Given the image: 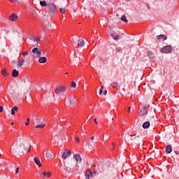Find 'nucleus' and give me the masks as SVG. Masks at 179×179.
<instances>
[{
	"label": "nucleus",
	"instance_id": "nucleus-50",
	"mask_svg": "<svg viewBox=\"0 0 179 179\" xmlns=\"http://www.w3.org/2000/svg\"><path fill=\"white\" fill-rule=\"evenodd\" d=\"M176 155H178V151H175Z\"/></svg>",
	"mask_w": 179,
	"mask_h": 179
},
{
	"label": "nucleus",
	"instance_id": "nucleus-21",
	"mask_svg": "<svg viewBox=\"0 0 179 179\" xmlns=\"http://www.w3.org/2000/svg\"><path fill=\"white\" fill-rule=\"evenodd\" d=\"M1 75H3V76H9V73H8V71H6V69H3L1 72Z\"/></svg>",
	"mask_w": 179,
	"mask_h": 179
},
{
	"label": "nucleus",
	"instance_id": "nucleus-17",
	"mask_svg": "<svg viewBox=\"0 0 179 179\" xmlns=\"http://www.w3.org/2000/svg\"><path fill=\"white\" fill-rule=\"evenodd\" d=\"M68 100L69 106H73V104H75V99H73V97H70Z\"/></svg>",
	"mask_w": 179,
	"mask_h": 179
},
{
	"label": "nucleus",
	"instance_id": "nucleus-42",
	"mask_svg": "<svg viewBox=\"0 0 179 179\" xmlns=\"http://www.w3.org/2000/svg\"><path fill=\"white\" fill-rule=\"evenodd\" d=\"M131 111V106L128 107L127 113H129Z\"/></svg>",
	"mask_w": 179,
	"mask_h": 179
},
{
	"label": "nucleus",
	"instance_id": "nucleus-14",
	"mask_svg": "<svg viewBox=\"0 0 179 179\" xmlns=\"http://www.w3.org/2000/svg\"><path fill=\"white\" fill-rule=\"evenodd\" d=\"M162 38L163 40H167V36L163 34L157 36V40H162Z\"/></svg>",
	"mask_w": 179,
	"mask_h": 179
},
{
	"label": "nucleus",
	"instance_id": "nucleus-3",
	"mask_svg": "<svg viewBox=\"0 0 179 179\" xmlns=\"http://www.w3.org/2000/svg\"><path fill=\"white\" fill-rule=\"evenodd\" d=\"M66 89L65 88V87L62 85H59L55 90V93L56 94H61V93H64V92H66Z\"/></svg>",
	"mask_w": 179,
	"mask_h": 179
},
{
	"label": "nucleus",
	"instance_id": "nucleus-19",
	"mask_svg": "<svg viewBox=\"0 0 179 179\" xmlns=\"http://www.w3.org/2000/svg\"><path fill=\"white\" fill-rule=\"evenodd\" d=\"M149 127H150V122H145L143 124V128L144 129H148V128H149Z\"/></svg>",
	"mask_w": 179,
	"mask_h": 179
},
{
	"label": "nucleus",
	"instance_id": "nucleus-37",
	"mask_svg": "<svg viewBox=\"0 0 179 179\" xmlns=\"http://www.w3.org/2000/svg\"><path fill=\"white\" fill-rule=\"evenodd\" d=\"M120 38V35H115V37H113L114 40H118Z\"/></svg>",
	"mask_w": 179,
	"mask_h": 179
},
{
	"label": "nucleus",
	"instance_id": "nucleus-39",
	"mask_svg": "<svg viewBox=\"0 0 179 179\" xmlns=\"http://www.w3.org/2000/svg\"><path fill=\"white\" fill-rule=\"evenodd\" d=\"M112 146H113V150L115 149V147H114V146H115V143H113Z\"/></svg>",
	"mask_w": 179,
	"mask_h": 179
},
{
	"label": "nucleus",
	"instance_id": "nucleus-12",
	"mask_svg": "<svg viewBox=\"0 0 179 179\" xmlns=\"http://www.w3.org/2000/svg\"><path fill=\"white\" fill-rule=\"evenodd\" d=\"M166 155H170V153L171 152H173V148H171V145H167L166 147Z\"/></svg>",
	"mask_w": 179,
	"mask_h": 179
},
{
	"label": "nucleus",
	"instance_id": "nucleus-5",
	"mask_svg": "<svg viewBox=\"0 0 179 179\" xmlns=\"http://www.w3.org/2000/svg\"><path fill=\"white\" fill-rule=\"evenodd\" d=\"M57 12V6L55 4H49V13H52V15H54Z\"/></svg>",
	"mask_w": 179,
	"mask_h": 179
},
{
	"label": "nucleus",
	"instance_id": "nucleus-48",
	"mask_svg": "<svg viewBox=\"0 0 179 179\" xmlns=\"http://www.w3.org/2000/svg\"><path fill=\"white\" fill-rule=\"evenodd\" d=\"M103 89H104V87L101 86L100 90H103Z\"/></svg>",
	"mask_w": 179,
	"mask_h": 179
},
{
	"label": "nucleus",
	"instance_id": "nucleus-58",
	"mask_svg": "<svg viewBox=\"0 0 179 179\" xmlns=\"http://www.w3.org/2000/svg\"><path fill=\"white\" fill-rule=\"evenodd\" d=\"M1 156H2V155H1V152H0V157H1Z\"/></svg>",
	"mask_w": 179,
	"mask_h": 179
},
{
	"label": "nucleus",
	"instance_id": "nucleus-1",
	"mask_svg": "<svg viewBox=\"0 0 179 179\" xmlns=\"http://www.w3.org/2000/svg\"><path fill=\"white\" fill-rule=\"evenodd\" d=\"M171 51H173V47L170 45L164 46L161 48V52H162V54H170Z\"/></svg>",
	"mask_w": 179,
	"mask_h": 179
},
{
	"label": "nucleus",
	"instance_id": "nucleus-25",
	"mask_svg": "<svg viewBox=\"0 0 179 179\" xmlns=\"http://www.w3.org/2000/svg\"><path fill=\"white\" fill-rule=\"evenodd\" d=\"M147 55H148V58H150V59H153V53H152V52L148 51Z\"/></svg>",
	"mask_w": 179,
	"mask_h": 179
},
{
	"label": "nucleus",
	"instance_id": "nucleus-38",
	"mask_svg": "<svg viewBox=\"0 0 179 179\" xmlns=\"http://www.w3.org/2000/svg\"><path fill=\"white\" fill-rule=\"evenodd\" d=\"M3 111V107L0 106V113H2Z\"/></svg>",
	"mask_w": 179,
	"mask_h": 179
},
{
	"label": "nucleus",
	"instance_id": "nucleus-53",
	"mask_svg": "<svg viewBox=\"0 0 179 179\" xmlns=\"http://www.w3.org/2000/svg\"><path fill=\"white\" fill-rule=\"evenodd\" d=\"M15 122H12L11 125H14Z\"/></svg>",
	"mask_w": 179,
	"mask_h": 179
},
{
	"label": "nucleus",
	"instance_id": "nucleus-47",
	"mask_svg": "<svg viewBox=\"0 0 179 179\" xmlns=\"http://www.w3.org/2000/svg\"><path fill=\"white\" fill-rule=\"evenodd\" d=\"M94 121L95 124H98V123H97V120H96V119H94Z\"/></svg>",
	"mask_w": 179,
	"mask_h": 179
},
{
	"label": "nucleus",
	"instance_id": "nucleus-57",
	"mask_svg": "<svg viewBox=\"0 0 179 179\" xmlns=\"http://www.w3.org/2000/svg\"><path fill=\"white\" fill-rule=\"evenodd\" d=\"M130 140H131V141H132V138H130Z\"/></svg>",
	"mask_w": 179,
	"mask_h": 179
},
{
	"label": "nucleus",
	"instance_id": "nucleus-27",
	"mask_svg": "<svg viewBox=\"0 0 179 179\" xmlns=\"http://www.w3.org/2000/svg\"><path fill=\"white\" fill-rule=\"evenodd\" d=\"M40 5H41V6H48V3H47V1H40Z\"/></svg>",
	"mask_w": 179,
	"mask_h": 179
},
{
	"label": "nucleus",
	"instance_id": "nucleus-56",
	"mask_svg": "<svg viewBox=\"0 0 179 179\" xmlns=\"http://www.w3.org/2000/svg\"><path fill=\"white\" fill-rule=\"evenodd\" d=\"M137 137L139 138V135H138Z\"/></svg>",
	"mask_w": 179,
	"mask_h": 179
},
{
	"label": "nucleus",
	"instance_id": "nucleus-26",
	"mask_svg": "<svg viewBox=\"0 0 179 179\" xmlns=\"http://www.w3.org/2000/svg\"><path fill=\"white\" fill-rule=\"evenodd\" d=\"M31 148V145H30V144H27L25 148L27 153H30Z\"/></svg>",
	"mask_w": 179,
	"mask_h": 179
},
{
	"label": "nucleus",
	"instance_id": "nucleus-24",
	"mask_svg": "<svg viewBox=\"0 0 179 179\" xmlns=\"http://www.w3.org/2000/svg\"><path fill=\"white\" fill-rule=\"evenodd\" d=\"M121 20L124 22V23H128V20H127V16L125 15H123L121 17Z\"/></svg>",
	"mask_w": 179,
	"mask_h": 179
},
{
	"label": "nucleus",
	"instance_id": "nucleus-40",
	"mask_svg": "<svg viewBox=\"0 0 179 179\" xmlns=\"http://www.w3.org/2000/svg\"><path fill=\"white\" fill-rule=\"evenodd\" d=\"M19 173V168H17L15 170V174H17Z\"/></svg>",
	"mask_w": 179,
	"mask_h": 179
},
{
	"label": "nucleus",
	"instance_id": "nucleus-8",
	"mask_svg": "<svg viewBox=\"0 0 179 179\" xmlns=\"http://www.w3.org/2000/svg\"><path fill=\"white\" fill-rule=\"evenodd\" d=\"M40 176H41V178H44V177H48V178H50V177H51V172L45 171Z\"/></svg>",
	"mask_w": 179,
	"mask_h": 179
},
{
	"label": "nucleus",
	"instance_id": "nucleus-35",
	"mask_svg": "<svg viewBox=\"0 0 179 179\" xmlns=\"http://www.w3.org/2000/svg\"><path fill=\"white\" fill-rule=\"evenodd\" d=\"M60 12H61V13H62V14L65 13V8H60Z\"/></svg>",
	"mask_w": 179,
	"mask_h": 179
},
{
	"label": "nucleus",
	"instance_id": "nucleus-52",
	"mask_svg": "<svg viewBox=\"0 0 179 179\" xmlns=\"http://www.w3.org/2000/svg\"><path fill=\"white\" fill-rule=\"evenodd\" d=\"M134 136H135V134L131 135V138H134Z\"/></svg>",
	"mask_w": 179,
	"mask_h": 179
},
{
	"label": "nucleus",
	"instance_id": "nucleus-6",
	"mask_svg": "<svg viewBox=\"0 0 179 179\" xmlns=\"http://www.w3.org/2000/svg\"><path fill=\"white\" fill-rule=\"evenodd\" d=\"M71 155H72V153L71 152V150L66 149L65 152L62 154V159H65L68 157L71 156Z\"/></svg>",
	"mask_w": 179,
	"mask_h": 179
},
{
	"label": "nucleus",
	"instance_id": "nucleus-22",
	"mask_svg": "<svg viewBox=\"0 0 179 179\" xmlns=\"http://www.w3.org/2000/svg\"><path fill=\"white\" fill-rule=\"evenodd\" d=\"M44 127H45V124L43 123V122H40L39 124H37L35 128H40L41 129H43V128H44Z\"/></svg>",
	"mask_w": 179,
	"mask_h": 179
},
{
	"label": "nucleus",
	"instance_id": "nucleus-29",
	"mask_svg": "<svg viewBox=\"0 0 179 179\" xmlns=\"http://www.w3.org/2000/svg\"><path fill=\"white\" fill-rule=\"evenodd\" d=\"M40 40H41V38H34V41L35 43H37V44L38 43V41H40Z\"/></svg>",
	"mask_w": 179,
	"mask_h": 179
},
{
	"label": "nucleus",
	"instance_id": "nucleus-16",
	"mask_svg": "<svg viewBox=\"0 0 179 179\" xmlns=\"http://www.w3.org/2000/svg\"><path fill=\"white\" fill-rule=\"evenodd\" d=\"M17 63H18V66L20 68H22V66H23V64H24V59L22 58L20 60H17Z\"/></svg>",
	"mask_w": 179,
	"mask_h": 179
},
{
	"label": "nucleus",
	"instance_id": "nucleus-20",
	"mask_svg": "<svg viewBox=\"0 0 179 179\" xmlns=\"http://www.w3.org/2000/svg\"><path fill=\"white\" fill-rule=\"evenodd\" d=\"M78 45V47H80V48L83 47V45H85V41H83V39H79Z\"/></svg>",
	"mask_w": 179,
	"mask_h": 179
},
{
	"label": "nucleus",
	"instance_id": "nucleus-7",
	"mask_svg": "<svg viewBox=\"0 0 179 179\" xmlns=\"http://www.w3.org/2000/svg\"><path fill=\"white\" fill-rule=\"evenodd\" d=\"M73 159H74V160H76L77 164H78V163H79V164L82 163V157L78 154L74 155Z\"/></svg>",
	"mask_w": 179,
	"mask_h": 179
},
{
	"label": "nucleus",
	"instance_id": "nucleus-2",
	"mask_svg": "<svg viewBox=\"0 0 179 179\" xmlns=\"http://www.w3.org/2000/svg\"><path fill=\"white\" fill-rule=\"evenodd\" d=\"M32 53L35 58H40L41 57V49L40 48H34L32 49Z\"/></svg>",
	"mask_w": 179,
	"mask_h": 179
},
{
	"label": "nucleus",
	"instance_id": "nucleus-9",
	"mask_svg": "<svg viewBox=\"0 0 179 179\" xmlns=\"http://www.w3.org/2000/svg\"><path fill=\"white\" fill-rule=\"evenodd\" d=\"M34 162L35 164H37L38 167H41V163L40 162V159H38L37 157H35L34 158Z\"/></svg>",
	"mask_w": 179,
	"mask_h": 179
},
{
	"label": "nucleus",
	"instance_id": "nucleus-33",
	"mask_svg": "<svg viewBox=\"0 0 179 179\" xmlns=\"http://www.w3.org/2000/svg\"><path fill=\"white\" fill-rule=\"evenodd\" d=\"M116 51H117V52H122V50L120 48H117Z\"/></svg>",
	"mask_w": 179,
	"mask_h": 179
},
{
	"label": "nucleus",
	"instance_id": "nucleus-32",
	"mask_svg": "<svg viewBox=\"0 0 179 179\" xmlns=\"http://www.w3.org/2000/svg\"><path fill=\"white\" fill-rule=\"evenodd\" d=\"M86 179H90V175L89 174V171H87Z\"/></svg>",
	"mask_w": 179,
	"mask_h": 179
},
{
	"label": "nucleus",
	"instance_id": "nucleus-41",
	"mask_svg": "<svg viewBox=\"0 0 179 179\" xmlns=\"http://www.w3.org/2000/svg\"><path fill=\"white\" fill-rule=\"evenodd\" d=\"M103 94V96H106V94H107V90H105Z\"/></svg>",
	"mask_w": 179,
	"mask_h": 179
},
{
	"label": "nucleus",
	"instance_id": "nucleus-15",
	"mask_svg": "<svg viewBox=\"0 0 179 179\" xmlns=\"http://www.w3.org/2000/svg\"><path fill=\"white\" fill-rule=\"evenodd\" d=\"M18 110H19V108H17V106H14L11 109V115H15V113H17Z\"/></svg>",
	"mask_w": 179,
	"mask_h": 179
},
{
	"label": "nucleus",
	"instance_id": "nucleus-45",
	"mask_svg": "<svg viewBox=\"0 0 179 179\" xmlns=\"http://www.w3.org/2000/svg\"><path fill=\"white\" fill-rule=\"evenodd\" d=\"M110 36L113 37V38L115 37V36L114 35V34H111Z\"/></svg>",
	"mask_w": 179,
	"mask_h": 179
},
{
	"label": "nucleus",
	"instance_id": "nucleus-44",
	"mask_svg": "<svg viewBox=\"0 0 179 179\" xmlns=\"http://www.w3.org/2000/svg\"><path fill=\"white\" fill-rule=\"evenodd\" d=\"M99 94H103V90H99Z\"/></svg>",
	"mask_w": 179,
	"mask_h": 179
},
{
	"label": "nucleus",
	"instance_id": "nucleus-55",
	"mask_svg": "<svg viewBox=\"0 0 179 179\" xmlns=\"http://www.w3.org/2000/svg\"><path fill=\"white\" fill-rule=\"evenodd\" d=\"M92 166H94V167H96V165H92Z\"/></svg>",
	"mask_w": 179,
	"mask_h": 179
},
{
	"label": "nucleus",
	"instance_id": "nucleus-46",
	"mask_svg": "<svg viewBox=\"0 0 179 179\" xmlns=\"http://www.w3.org/2000/svg\"><path fill=\"white\" fill-rule=\"evenodd\" d=\"M10 2H16V0H9Z\"/></svg>",
	"mask_w": 179,
	"mask_h": 179
},
{
	"label": "nucleus",
	"instance_id": "nucleus-28",
	"mask_svg": "<svg viewBox=\"0 0 179 179\" xmlns=\"http://www.w3.org/2000/svg\"><path fill=\"white\" fill-rule=\"evenodd\" d=\"M27 55H29V52L24 51L22 52L23 58H26V57H27Z\"/></svg>",
	"mask_w": 179,
	"mask_h": 179
},
{
	"label": "nucleus",
	"instance_id": "nucleus-4",
	"mask_svg": "<svg viewBox=\"0 0 179 179\" xmlns=\"http://www.w3.org/2000/svg\"><path fill=\"white\" fill-rule=\"evenodd\" d=\"M148 111H149V108H146V106H142L141 108V115L142 117H146L148 115Z\"/></svg>",
	"mask_w": 179,
	"mask_h": 179
},
{
	"label": "nucleus",
	"instance_id": "nucleus-31",
	"mask_svg": "<svg viewBox=\"0 0 179 179\" xmlns=\"http://www.w3.org/2000/svg\"><path fill=\"white\" fill-rule=\"evenodd\" d=\"M71 87H73V88L76 87V83L73 81L71 82Z\"/></svg>",
	"mask_w": 179,
	"mask_h": 179
},
{
	"label": "nucleus",
	"instance_id": "nucleus-51",
	"mask_svg": "<svg viewBox=\"0 0 179 179\" xmlns=\"http://www.w3.org/2000/svg\"><path fill=\"white\" fill-rule=\"evenodd\" d=\"M92 174H93V176L96 175V171H94V172L92 173Z\"/></svg>",
	"mask_w": 179,
	"mask_h": 179
},
{
	"label": "nucleus",
	"instance_id": "nucleus-11",
	"mask_svg": "<svg viewBox=\"0 0 179 179\" xmlns=\"http://www.w3.org/2000/svg\"><path fill=\"white\" fill-rule=\"evenodd\" d=\"M38 62L39 64H45L47 62V58L45 57H40Z\"/></svg>",
	"mask_w": 179,
	"mask_h": 179
},
{
	"label": "nucleus",
	"instance_id": "nucleus-59",
	"mask_svg": "<svg viewBox=\"0 0 179 179\" xmlns=\"http://www.w3.org/2000/svg\"><path fill=\"white\" fill-rule=\"evenodd\" d=\"M126 1H129V0H126Z\"/></svg>",
	"mask_w": 179,
	"mask_h": 179
},
{
	"label": "nucleus",
	"instance_id": "nucleus-49",
	"mask_svg": "<svg viewBox=\"0 0 179 179\" xmlns=\"http://www.w3.org/2000/svg\"><path fill=\"white\" fill-rule=\"evenodd\" d=\"M91 139H92V141H93V139H94V136H91Z\"/></svg>",
	"mask_w": 179,
	"mask_h": 179
},
{
	"label": "nucleus",
	"instance_id": "nucleus-43",
	"mask_svg": "<svg viewBox=\"0 0 179 179\" xmlns=\"http://www.w3.org/2000/svg\"><path fill=\"white\" fill-rule=\"evenodd\" d=\"M76 142L79 143V137H76Z\"/></svg>",
	"mask_w": 179,
	"mask_h": 179
},
{
	"label": "nucleus",
	"instance_id": "nucleus-54",
	"mask_svg": "<svg viewBox=\"0 0 179 179\" xmlns=\"http://www.w3.org/2000/svg\"><path fill=\"white\" fill-rule=\"evenodd\" d=\"M112 120H114V117H112Z\"/></svg>",
	"mask_w": 179,
	"mask_h": 179
},
{
	"label": "nucleus",
	"instance_id": "nucleus-23",
	"mask_svg": "<svg viewBox=\"0 0 179 179\" xmlns=\"http://www.w3.org/2000/svg\"><path fill=\"white\" fill-rule=\"evenodd\" d=\"M64 171H66L67 173H69L71 171V169L68 167V165L66 164H64Z\"/></svg>",
	"mask_w": 179,
	"mask_h": 179
},
{
	"label": "nucleus",
	"instance_id": "nucleus-18",
	"mask_svg": "<svg viewBox=\"0 0 179 179\" xmlns=\"http://www.w3.org/2000/svg\"><path fill=\"white\" fill-rule=\"evenodd\" d=\"M46 159H51L52 157V151H48L45 154Z\"/></svg>",
	"mask_w": 179,
	"mask_h": 179
},
{
	"label": "nucleus",
	"instance_id": "nucleus-10",
	"mask_svg": "<svg viewBox=\"0 0 179 179\" xmlns=\"http://www.w3.org/2000/svg\"><path fill=\"white\" fill-rule=\"evenodd\" d=\"M17 15H16V13H13L10 17V20H12V22H16V20H17Z\"/></svg>",
	"mask_w": 179,
	"mask_h": 179
},
{
	"label": "nucleus",
	"instance_id": "nucleus-13",
	"mask_svg": "<svg viewBox=\"0 0 179 179\" xmlns=\"http://www.w3.org/2000/svg\"><path fill=\"white\" fill-rule=\"evenodd\" d=\"M12 76L13 78H17L19 76V71L16 69H13L12 72Z\"/></svg>",
	"mask_w": 179,
	"mask_h": 179
},
{
	"label": "nucleus",
	"instance_id": "nucleus-34",
	"mask_svg": "<svg viewBox=\"0 0 179 179\" xmlns=\"http://www.w3.org/2000/svg\"><path fill=\"white\" fill-rule=\"evenodd\" d=\"M30 124V119L27 118V122H25V125H29Z\"/></svg>",
	"mask_w": 179,
	"mask_h": 179
},
{
	"label": "nucleus",
	"instance_id": "nucleus-36",
	"mask_svg": "<svg viewBox=\"0 0 179 179\" xmlns=\"http://www.w3.org/2000/svg\"><path fill=\"white\" fill-rule=\"evenodd\" d=\"M88 173L90 174V177H93V172L90 170L87 171Z\"/></svg>",
	"mask_w": 179,
	"mask_h": 179
},
{
	"label": "nucleus",
	"instance_id": "nucleus-30",
	"mask_svg": "<svg viewBox=\"0 0 179 179\" xmlns=\"http://www.w3.org/2000/svg\"><path fill=\"white\" fill-rule=\"evenodd\" d=\"M111 86H112L113 87H117L118 86V83H116V82L113 83L111 84Z\"/></svg>",
	"mask_w": 179,
	"mask_h": 179
}]
</instances>
